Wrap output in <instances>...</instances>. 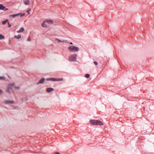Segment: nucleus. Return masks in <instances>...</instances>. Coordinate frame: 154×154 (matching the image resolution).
Listing matches in <instances>:
<instances>
[{"mask_svg":"<svg viewBox=\"0 0 154 154\" xmlns=\"http://www.w3.org/2000/svg\"><path fill=\"white\" fill-rule=\"evenodd\" d=\"M68 50L70 52H77L79 50V48L76 46H70L68 48Z\"/></svg>","mask_w":154,"mask_h":154,"instance_id":"1","label":"nucleus"},{"mask_svg":"<svg viewBox=\"0 0 154 154\" xmlns=\"http://www.w3.org/2000/svg\"><path fill=\"white\" fill-rule=\"evenodd\" d=\"M77 57V55L74 54L71 55L69 58V60L70 61H75L76 60V59Z\"/></svg>","mask_w":154,"mask_h":154,"instance_id":"2","label":"nucleus"},{"mask_svg":"<svg viewBox=\"0 0 154 154\" xmlns=\"http://www.w3.org/2000/svg\"><path fill=\"white\" fill-rule=\"evenodd\" d=\"M0 10L6 11L8 10V8H6L5 7L3 6V5L0 4Z\"/></svg>","mask_w":154,"mask_h":154,"instance_id":"3","label":"nucleus"},{"mask_svg":"<svg viewBox=\"0 0 154 154\" xmlns=\"http://www.w3.org/2000/svg\"><path fill=\"white\" fill-rule=\"evenodd\" d=\"M46 80L48 81H51L53 82L58 81V79L55 78H47L46 79Z\"/></svg>","mask_w":154,"mask_h":154,"instance_id":"4","label":"nucleus"},{"mask_svg":"<svg viewBox=\"0 0 154 154\" xmlns=\"http://www.w3.org/2000/svg\"><path fill=\"white\" fill-rule=\"evenodd\" d=\"M4 102L6 104H8L9 103L14 104V101L13 100L10 101L8 100H5Z\"/></svg>","mask_w":154,"mask_h":154,"instance_id":"5","label":"nucleus"},{"mask_svg":"<svg viewBox=\"0 0 154 154\" xmlns=\"http://www.w3.org/2000/svg\"><path fill=\"white\" fill-rule=\"evenodd\" d=\"M14 85L15 84L14 83L9 84V85H8V86L7 87V88H9L10 89H12V88Z\"/></svg>","mask_w":154,"mask_h":154,"instance_id":"6","label":"nucleus"},{"mask_svg":"<svg viewBox=\"0 0 154 154\" xmlns=\"http://www.w3.org/2000/svg\"><path fill=\"white\" fill-rule=\"evenodd\" d=\"M45 80V79L44 78H42L37 83V85H38L40 84H42L43 83Z\"/></svg>","mask_w":154,"mask_h":154,"instance_id":"7","label":"nucleus"},{"mask_svg":"<svg viewBox=\"0 0 154 154\" xmlns=\"http://www.w3.org/2000/svg\"><path fill=\"white\" fill-rule=\"evenodd\" d=\"M21 14V13H19L17 14H15L12 15H10L9 16L10 17H13V18H14L17 16L20 15Z\"/></svg>","mask_w":154,"mask_h":154,"instance_id":"8","label":"nucleus"},{"mask_svg":"<svg viewBox=\"0 0 154 154\" xmlns=\"http://www.w3.org/2000/svg\"><path fill=\"white\" fill-rule=\"evenodd\" d=\"M54 90V89L53 88H48L46 89V91L48 93H50L51 91H53Z\"/></svg>","mask_w":154,"mask_h":154,"instance_id":"9","label":"nucleus"},{"mask_svg":"<svg viewBox=\"0 0 154 154\" xmlns=\"http://www.w3.org/2000/svg\"><path fill=\"white\" fill-rule=\"evenodd\" d=\"M46 23H48L49 24H51L53 23V21L51 20H45Z\"/></svg>","mask_w":154,"mask_h":154,"instance_id":"10","label":"nucleus"},{"mask_svg":"<svg viewBox=\"0 0 154 154\" xmlns=\"http://www.w3.org/2000/svg\"><path fill=\"white\" fill-rule=\"evenodd\" d=\"M96 125H103L102 122L98 120H96Z\"/></svg>","mask_w":154,"mask_h":154,"instance_id":"11","label":"nucleus"},{"mask_svg":"<svg viewBox=\"0 0 154 154\" xmlns=\"http://www.w3.org/2000/svg\"><path fill=\"white\" fill-rule=\"evenodd\" d=\"M24 4L26 5H28L29 4V0H23Z\"/></svg>","mask_w":154,"mask_h":154,"instance_id":"12","label":"nucleus"},{"mask_svg":"<svg viewBox=\"0 0 154 154\" xmlns=\"http://www.w3.org/2000/svg\"><path fill=\"white\" fill-rule=\"evenodd\" d=\"M46 21H44L42 24V26L43 27H46L48 26V25L46 24Z\"/></svg>","mask_w":154,"mask_h":154,"instance_id":"13","label":"nucleus"},{"mask_svg":"<svg viewBox=\"0 0 154 154\" xmlns=\"http://www.w3.org/2000/svg\"><path fill=\"white\" fill-rule=\"evenodd\" d=\"M90 122L92 125H96V120H91L90 121Z\"/></svg>","mask_w":154,"mask_h":154,"instance_id":"14","label":"nucleus"},{"mask_svg":"<svg viewBox=\"0 0 154 154\" xmlns=\"http://www.w3.org/2000/svg\"><path fill=\"white\" fill-rule=\"evenodd\" d=\"M24 28L23 27H21L19 30L17 31V33H19L23 32L24 31Z\"/></svg>","mask_w":154,"mask_h":154,"instance_id":"15","label":"nucleus"},{"mask_svg":"<svg viewBox=\"0 0 154 154\" xmlns=\"http://www.w3.org/2000/svg\"><path fill=\"white\" fill-rule=\"evenodd\" d=\"M14 38L17 39H19L21 38V35H15Z\"/></svg>","mask_w":154,"mask_h":154,"instance_id":"16","label":"nucleus"},{"mask_svg":"<svg viewBox=\"0 0 154 154\" xmlns=\"http://www.w3.org/2000/svg\"><path fill=\"white\" fill-rule=\"evenodd\" d=\"M65 42L66 43H69V42L67 40L62 41V40H61L58 39V42Z\"/></svg>","mask_w":154,"mask_h":154,"instance_id":"17","label":"nucleus"},{"mask_svg":"<svg viewBox=\"0 0 154 154\" xmlns=\"http://www.w3.org/2000/svg\"><path fill=\"white\" fill-rule=\"evenodd\" d=\"M11 89H10L9 88H7V89L6 90V92L7 93H8L9 94H11Z\"/></svg>","mask_w":154,"mask_h":154,"instance_id":"18","label":"nucleus"},{"mask_svg":"<svg viewBox=\"0 0 154 154\" xmlns=\"http://www.w3.org/2000/svg\"><path fill=\"white\" fill-rule=\"evenodd\" d=\"M90 76V75L89 74H85V77L87 78H89Z\"/></svg>","mask_w":154,"mask_h":154,"instance_id":"19","label":"nucleus"},{"mask_svg":"<svg viewBox=\"0 0 154 154\" xmlns=\"http://www.w3.org/2000/svg\"><path fill=\"white\" fill-rule=\"evenodd\" d=\"M4 38V36L3 35L0 34V39H3Z\"/></svg>","mask_w":154,"mask_h":154,"instance_id":"20","label":"nucleus"},{"mask_svg":"<svg viewBox=\"0 0 154 154\" xmlns=\"http://www.w3.org/2000/svg\"><path fill=\"white\" fill-rule=\"evenodd\" d=\"M5 77H4L0 76V80H5Z\"/></svg>","mask_w":154,"mask_h":154,"instance_id":"21","label":"nucleus"},{"mask_svg":"<svg viewBox=\"0 0 154 154\" xmlns=\"http://www.w3.org/2000/svg\"><path fill=\"white\" fill-rule=\"evenodd\" d=\"M94 63L96 66L98 64L97 62L96 61H95L94 62Z\"/></svg>","mask_w":154,"mask_h":154,"instance_id":"22","label":"nucleus"},{"mask_svg":"<svg viewBox=\"0 0 154 154\" xmlns=\"http://www.w3.org/2000/svg\"><path fill=\"white\" fill-rule=\"evenodd\" d=\"M63 79L62 78H58V81H63Z\"/></svg>","mask_w":154,"mask_h":154,"instance_id":"23","label":"nucleus"},{"mask_svg":"<svg viewBox=\"0 0 154 154\" xmlns=\"http://www.w3.org/2000/svg\"><path fill=\"white\" fill-rule=\"evenodd\" d=\"M8 27H10L11 26V25L8 22Z\"/></svg>","mask_w":154,"mask_h":154,"instance_id":"24","label":"nucleus"},{"mask_svg":"<svg viewBox=\"0 0 154 154\" xmlns=\"http://www.w3.org/2000/svg\"><path fill=\"white\" fill-rule=\"evenodd\" d=\"M15 88L17 89H20V87H19L15 86Z\"/></svg>","mask_w":154,"mask_h":154,"instance_id":"25","label":"nucleus"},{"mask_svg":"<svg viewBox=\"0 0 154 154\" xmlns=\"http://www.w3.org/2000/svg\"><path fill=\"white\" fill-rule=\"evenodd\" d=\"M6 23V22H5V20L2 21V24L3 25H4Z\"/></svg>","mask_w":154,"mask_h":154,"instance_id":"26","label":"nucleus"},{"mask_svg":"<svg viewBox=\"0 0 154 154\" xmlns=\"http://www.w3.org/2000/svg\"><path fill=\"white\" fill-rule=\"evenodd\" d=\"M25 15V13H23V14H21V15H20V17H23V16H24V15Z\"/></svg>","mask_w":154,"mask_h":154,"instance_id":"27","label":"nucleus"},{"mask_svg":"<svg viewBox=\"0 0 154 154\" xmlns=\"http://www.w3.org/2000/svg\"><path fill=\"white\" fill-rule=\"evenodd\" d=\"M31 41V39H30V37H29V38L27 39V41Z\"/></svg>","mask_w":154,"mask_h":154,"instance_id":"28","label":"nucleus"},{"mask_svg":"<svg viewBox=\"0 0 154 154\" xmlns=\"http://www.w3.org/2000/svg\"><path fill=\"white\" fill-rule=\"evenodd\" d=\"M2 91L1 89H0V94H1L2 93Z\"/></svg>","mask_w":154,"mask_h":154,"instance_id":"29","label":"nucleus"},{"mask_svg":"<svg viewBox=\"0 0 154 154\" xmlns=\"http://www.w3.org/2000/svg\"><path fill=\"white\" fill-rule=\"evenodd\" d=\"M30 10H30V9H29V10H27V11H26V12H29L30 11Z\"/></svg>","mask_w":154,"mask_h":154,"instance_id":"30","label":"nucleus"},{"mask_svg":"<svg viewBox=\"0 0 154 154\" xmlns=\"http://www.w3.org/2000/svg\"><path fill=\"white\" fill-rule=\"evenodd\" d=\"M5 22H6L8 21V19H6L5 20Z\"/></svg>","mask_w":154,"mask_h":154,"instance_id":"31","label":"nucleus"},{"mask_svg":"<svg viewBox=\"0 0 154 154\" xmlns=\"http://www.w3.org/2000/svg\"><path fill=\"white\" fill-rule=\"evenodd\" d=\"M69 43H70V45H73V43H72V42H71Z\"/></svg>","mask_w":154,"mask_h":154,"instance_id":"32","label":"nucleus"},{"mask_svg":"<svg viewBox=\"0 0 154 154\" xmlns=\"http://www.w3.org/2000/svg\"><path fill=\"white\" fill-rule=\"evenodd\" d=\"M55 154H58V152H55Z\"/></svg>","mask_w":154,"mask_h":154,"instance_id":"33","label":"nucleus"},{"mask_svg":"<svg viewBox=\"0 0 154 154\" xmlns=\"http://www.w3.org/2000/svg\"><path fill=\"white\" fill-rule=\"evenodd\" d=\"M56 39L57 40H58V38H57Z\"/></svg>","mask_w":154,"mask_h":154,"instance_id":"34","label":"nucleus"},{"mask_svg":"<svg viewBox=\"0 0 154 154\" xmlns=\"http://www.w3.org/2000/svg\"><path fill=\"white\" fill-rule=\"evenodd\" d=\"M58 154H60V153L58 152Z\"/></svg>","mask_w":154,"mask_h":154,"instance_id":"35","label":"nucleus"}]
</instances>
